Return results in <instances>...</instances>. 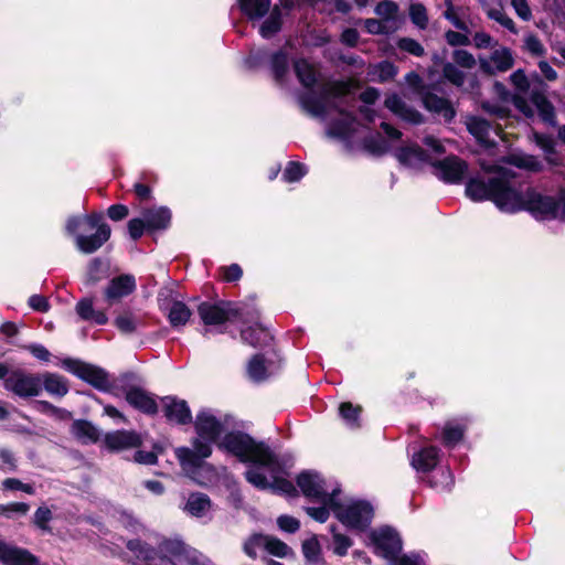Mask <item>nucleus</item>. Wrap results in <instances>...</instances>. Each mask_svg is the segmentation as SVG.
I'll return each mask as SVG.
<instances>
[{
    "label": "nucleus",
    "instance_id": "obj_1",
    "mask_svg": "<svg viewBox=\"0 0 565 565\" xmlns=\"http://www.w3.org/2000/svg\"><path fill=\"white\" fill-rule=\"evenodd\" d=\"M514 173L500 169L499 173L487 180L472 179L467 183L466 193L475 200H491L507 212L525 210L536 218L551 220L565 215V192L558 198L545 195L534 186L516 190L511 184Z\"/></svg>",
    "mask_w": 565,
    "mask_h": 565
},
{
    "label": "nucleus",
    "instance_id": "obj_2",
    "mask_svg": "<svg viewBox=\"0 0 565 565\" xmlns=\"http://www.w3.org/2000/svg\"><path fill=\"white\" fill-rule=\"evenodd\" d=\"M222 447L238 457L241 461L271 467L273 471H275L277 459L271 450L264 443H256L246 434H227L224 437Z\"/></svg>",
    "mask_w": 565,
    "mask_h": 565
},
{
    "label": "nucleus",
    "instance_id": "obj_3",
    "mask_svg": "<svg viewBox=\"0 0 565 565\" xmlns=\"http://www.w3.org/2000/svg\"><path fill=\"white\" fill-rule=\"evenodd\" d=\"M358 85L353 81H337L327 83L321 92V98L311 93L300 97L302 108L313 117L324 119L327 116V106L323 99L328 97H341L350 94Z\"/></svg>",
    "mask_w": 565,
    "mask_h": 565
},
{
    "label": "nucleus",
    "instance_id": "obj_4",
    "mask_svg": "<svg viewBox=\"0 0 565 565\" xmlns=\"http://www.w3.org/2000/svg\"><path fill=\"white\" fill-rule=\"evenodd\" d=\"M370 540L377 556L395 561V565H420L417 558L408 555L398 557L403 550L399 532H370Z\"/></svg>",
    "mask_w": 565,
    "mask_h": 565
},
{
    "label": "nucleus",
    "instance_id": "obj_5",
    "mask_svg": "<svg viewBox=\"0 0 565 565\" xmlns=\"http://www.w3.org/2000/svg\"><path fill=\"white\" fill-rule=\"evenodd\" d=\"M331 509L343 525L356 529L367 527L374 516L373 507L366 501H355L350 504L331 502Z\"/></svg>",
    "mask_w": 565,
    "mask_h": 565
},
{
    "label": "nucleus",
    "instance_id": "obj_6",
    "mask_svg": "<svg viewBox=\"0 0 565 565\" xmlns=\"http://www.w3.org/2000/svg\"><path fill=\"white\" fill-rule=\"evenodd\" d=\"M161 550L177 557L183 565H214L210 558L181 540H164Z\"/></svg>",
    "mask_w": 565,
    "mask_h": 565
},
{
    "label": "nucleus",
    "instance_id": "obj_7",
    "mask_svg": "<svg viewBox=\"0 0 565 565\" xmlns=\"http://www.w3.org/2000/svg\"><path fill=\"white\" fill-rule=\"evenodd\" d=\"M63 365L98 390H108V374L100 367L73 359L63 360Z\"/></svg>",
    "mask_w": 565,
    "mask_h": 565
},
{
    "label": "nucleus",
    "instance_id": "obj_8",
    "mask_svg": "<svg viewBox=\"0 0 565 565\" xmlns=\"http://www.w3.org/2000/svg\"><path fill=\"white\" fill-rule=\"evenodd\" d=\"M297 484L307 498L331 504L335 491L329 494L323 488V481L317 473L301 472L297 478Z\"/></svg>",
    "mask_w": 565,
    "mask_h": 565
},
{
    "label": "nucleus",
    "instance_id": "obj_9",
    "mask_svg": "<svg viewBox=\"0 0 565 565\" xmlns=\"http://www.w3.org/2000/svg\"><path fill=\"white\" fill-rule=\"evenodd\" d=\"M4 386L20 397L36 396L41 390V380L34 375L15 372L6 379Z\"/></svg>",
    "mask_w": 565,
    "mask_h": 565
},
{
    "label": "nucleus",
    "instance_id": "obj_10",
    "mask_svg": "<svg viewBox=\"0 0 565 565\" xmlns=\"http://www.w3.org/2000/svg\"><path fill=\"white\" fill-rule=\"evenodd\" d=\"M536 85H533L530 99L536 107L541 119L550 125H555V107L546 97V84L536 76Z\"/></svg>",
    "mask_w": 565,
    "mask_h": 565
},
{
    "label": "nucleus",
    "instance_id": "obj_11",
    "mask_svg": "<svg viewBox=\"0 0 565 565\" xmlns=\"http://www.w3.org/2000/svg\"><path fill=\"white\" fill-rule=\"evenodd\" d=\"M211 455V446L209 443L196 438L193 443V449L179 448L177 449V457L183 468L192 467L200 468L203 459Z\"/></svg>",
    "mask_w": 565,
    "mask_h": 565
},
{
    "label": "nucleus",
    "instance_id": "obj_12",
    "mask_svg": "<svg viewBox=\"0 0 565 565\" xmlns=\"http://www.w3.org/2000/svg\"><path fill=\"white\" fill-rule=\"evenodd\" d=\"M162 542L159 550L142 544L140 541H129L127 547L136 553L139 559L145 562V565H177L166 552L161 550Z\"/></svg>",
    "mask_w": 565,
    "mask_h": 565
},
{
    "label": "nucleus",
    "instance_id": "obj_13",
    "mask_svg": "<svg viewBox=\"0 0 565 565\" xmlns=\"http://www.w3.org/2000/svg\"><path fill=\"white\" fill-rule=\"evenodd\" d=\"M384 105L394 115L412 125L424 122V116L415 108L408 106L397 94H392L385 98Z\"/></svg>",
    "mask_w": 565,
    "mask_h": 565
},
{
    "label": "nucleus",
    "instance_id": "obj_14",
    "mask_svg": "<svg viewBox=\"0 0 565 565\" xmlns=\"http://www.w3.org/2000/svg\"><path fill=\"white\" fill-rule=\"evenodd\" d=\"M198 311L205 324H222L232 316L238 315L237 310L227 308L224 303L203 302L199 306Z\"/></svg>",
    "mask_w": 565,
    "mask_h": 565
},
{
    "label": "nucleus",
    "instance_id": "obj_15",
    "mask_svg": "<svg viewBox=\"0 0 565 565\" xmlns=\"http://www.w3.org/2000/svg\"><path fill=\"white\" fill-rule=\"evenodd\" d=\"M0 559L6 565H39V559L28 550L0 543Z\"/></svg>",
    "mask_w": 565,
    "mask_h": 565
},
{
    "label": "nucleus",
    "instance_id": "obj_16",
    "mask_svg": "<svg viewBox=\"0 0 565 565\" xmlns=\"http://www.w3.org/2000/svg\"><path fill=\"white\" fill-rule=\"evenodd\" d=\"M422 102L427 110L441 115L447 122H450L456 116V110L449 99L440 97L429 90L424 94Z\"/></svg>",
    "mask_w": 565,
    "mask_h": 565
},
{
    "label": "nucleus",
    "instance_id": "obj_17",
    "mask_svg": "<svg viewBox=\"0 0 565 565\" xmlns=\"http://www.w3.org/2000/svg\"><path fill=\"white\" fill-rule=\"evenodd\" d=\"M195 429L200 437L215 441L223 431L222 424L212 415L201 413L195 420Z\"/></svg>",
    "mask_w": 565,
    "mask_h": 565
},
{
    "label": "nucleus",
    "instance_id": "obj_18",
    "mask_svg": "<svg viewBox=\"0 0 565 565\" xmlns=\"http://www.w3.org/2000/svg\"><path fill=\"white\" fill-rule=\"evenodd\" d=\"M126 401L135 408L146 414H157L158 405L156 401L142 388L130 387L126 392Z\"/></svg>",
    "mask_w": 565,
    "mask_h": 565
},
{
    "label": "nucleus",
    "instance_id": "obj_19",
    "mask_svg": "<svg viewBox=\"0 0 565 565\" xmlns=\"http://www.w3.org/2000/svg\"><path fill=\"white\" fill-rule=\"evenodd\" d=\"M163 412L169 420H174L180 425H185L191 422V413L184 401H178L173 397L162 398Z\"/></svg>",
    "mask_w": 565,
    "mask_h": 565
},
{
    "label": "nucleus",
    "instance_id": "obj_20",
    "mask_svg": "<svg viewBox=\"0 0 565 565\" xmlns=\"http://www.w3.org/2000/svg\"><path fill=\"white\" fill-rule=\"evenodd\" d=\"M141 443V437L135 431L119 430L107 434L105 437V444L110 450L138 447Z\"/></svg>",
    "mask_w": 565,
    "mask_h": 565
},
{
    "label": "nucleus",
    "instance_id": "obj_21",
    "mask_svg": "<svg viewBox=\"0 0 565 565\" xmlns=\"http://www.w3.org/2000/svg\"><path fill=\"white\" fill-rule=\"evenodd\" d=\"M110 237V227L107 224L99 225L97 232L93 235H77L76 244L84 253H93L98 249Z\"/></svg>",
    "mask_w": 565,
    "mask_h": 565
},
{
    "label": "nucleus",
    "instance_id": "obj_22",
    "mask_svg": "<svg viewBox=\"0 0 565 565\" xmlns=\"http://www.w3.org/2000/svg\"><path fill=\"white\" fill-rule=\"evenodd\" d=\"M468 131L484 147L490 148L494 142L490 140L491 125L488 120L471 116L466 121Z\"/></svg>",
    "mask_w": 565,
    "mask_h": 565
},
{
    "label": "nucleus",
    "instance_id": "obj_23",
    "mask_svg": "<svg viewBox=\"0 0 565 565\" xmlns=\"http://www.w3.org/2000/svg\"><path fill=\"white\" fill-rule=\"evenodd\" d=\"M438 168L446 181L458 182L463 178L467 164L457 157H448L438 162Z\"/></svg>",
    "mask_w": 565,
    "mask_h": 565
},
{
    "label": "nucleus",
    "instance_id": "obj_24",
    "mask_svg": "<svg viewBox=\"0 0 565 565\" xmlns=\"http://www.w3.org/2000/svg\"><path fill=\"white\" fill-rule=\"evenodd\" d=\"M142 217L147 224V230H163L170 223L171 214L167 207H152L143 210Z\"/></svg>",
    "mask_w": 565,
    "mask_h": 565
},
{
    "label": "nucleus",
    "instance_id": "obj_25",
    "mask_svg": "<svg viewBox=\"0 0 565 565\" xmlns=\"http://www.w3.org/2000/svg\"><path fill=\"white\" fill-rule=\"evenodd\" d=\"M503 161L519 169H523L530 172H540L543 170L542 162L532 154L525 153H511L507 156Z\"/></svg>",
    "mask_w": 565,
    "mask_h": 565
},
{
    "label": "nucleus",
    "instance_id": "obj_26",
    "mask_svg": "<svg viewBox=\"0 0 565 565\" xmlns=\"http://www.w3.org/2000/svg\"><path fill=\"white\" fill-rule=\"evenodd\" d=\"M135 288V280L129 275H121L114 278L106 289V296L109 299L119 298L130 294Z\"/></svg>",
    "mask_w": 565,
    "mask_h": 565
},
{
    "label": "nucleus",
    "instance_id": "obj_27",
    "mask_svg": "<svg viewBox=\"0 0 565 565\" xmlns=\"http://www.w3.org/2000/svg\"><path fill=\"white\" fill-rule=\"evenodd\" d=\"M397 159L403 164L416 166L417 163L429 161V156L426 150L415 145L402 148L397 152Z\"/></svg>",
    "mask_w": 565,
    "mask_h": 565
},
{
    "label": "nucleus",
    "instance_id": "obj_28",
    "mask_svg": "<svg viewBox=\"0 0 565 565\" xmlns=\"http://www.w3.org/2000/svg\"><path fill=\"white\" fill-rule=\"evenodd\" d=\"M212 503L209 495L200 492L191 493L185 503V510L194 516L204 515L210 511Z\"/></svg>",
    "mask_w": 565,
    "mask_h": 565
},
{
    "label": "nucleus",
    "instance_id": "obj_29",
    "mask_svg": "<svg viewBox=\"0 0 565 565\" xmlns=\"http://www.w3.org/2000/svg\"><path fill=\"white\" fill-rule=\"evenodd\" d=\"M438 462V450L429 447L413 457L412 463L417 470L429 471L436 467Z\"/></svg>",
    "mask_w": 565,
    "mask_h": 565
},
{
    "label": "nucleus",
    "instance_id": "obj_30",
    "mask_svg": "<svg viewBox=\"0 0 565 565\" xmlns=\"http://www.w3.org/2000/svg\"><path fill=\"white\" fill-rule=\"evenodd\" d=\"M270 3V0H241V9L249 19H260L269 11Z\"/></svg>",
    "mask_w": 565,
    "mask_h": 565
},
{
    "label": "nucleus",
    "instance_id": "obj_31",
    "mask_svg": "<svg viewBox=\"0 0 565 565\" xmlns=\"http://www.w3.org/2000/svg\"><path fill=\"white\" fill-rule=\"evenodd\" d=\"M72 433L81 440L96 443L99 439L97 428L88 420L77 419L72 424Z\"/></svg>",
    "mask_w": 565,
    "mask_h": 565
},
{
    "label": "nucleus",
    "instance_id": "obj_32",
    "mask_svg": "<svg viewBox=\"0 0 565 565\" xmlns=\"http://www.w3.org/2000/svg\"><path fill=\"white\" fill-rule=\"evenodd\" d=\"M77 315L84 320H94L98 324H105L107 317L102 311H95L92 299L84 298L76 305Z\"/></svg>",
    "mask_w": 565,
    "mask_h": 565
},
{
    "label": "nucleus",
    "instance_id": "obj_33",
    "mask_svg": "<svg viewBox=\"0 0 565 565\" xmlns=\"http://www.w3.org/2000/svg\"><path fill=\"white\" fill-rule=\"evenodd\" d=\"M339 111L344 117L340 120H335V121L331 122L328 128L327 135L329 137H334V138H345L351 132V127L354 121V117L349 113H344L343 110H339Z\"/></svg>",
    "mask_w": 565,
    "mask_h": 565
},
{
    "label": "nucleus",
    "instance_id": "obj_34",
    "mask_svg": "<svg viewBox=\"0 0 565 565\" xmlns=\"http://www.w3.org/2000/svg\"><path fill=\"white\" fill-rule=\"evenodd\" d=\"M302 553L308 563L317 564L322 561L321 545L316 535L302 542Z\"/></svg>",
    "mask_w": 565,
    "mask_h": 565
},
{
    "label": "nucleus",
    "instance_id": "obj_35",
    "mask_svg": "<svg viewBox=\"0 0 565 565\" xmlns=\"http://www.w3.org/2000/svg\"><path fill=\"white\" fill-rule=\"evenodd\" d=\"M295 73L301 84L311 87L316 83L315 71L305 60L296 61L294 64Z\"/></svg>",
    "mask_w": 565,
    "mask_h": 565
},
{
    "label": "nucleus",
    "instance_id": "obj_36",
    "mask_svg": "<svg viewBox=\"0 0 565 565\" xmlns=\"http://www.w3.org/2000/svg\"><path fill=\"white\" fill-rule=\"evenodd\" d=\"M43 385L49 393L58 396H64L68 392L66 383L60 376L52 373L44 374Z\"/></svg>",
    "mask_w": 565,
    "mask_h": 565
},
{
    "label": "nucleus",
    "instance_id": "obj_37",
    "mask_svg": "<svg viewBox=\"0 0 565 565\" xmlns=\"http://www.w3.org/2000/svg\"><path fill=\"white\" fill-rule=\"evenodd\" d=\"M498 72H505L513 66V57L509 49L495 50L490 57Z\"/></svg>",
    "mask_w": 565,
    "mask_h": 565
},
{
    "label": "nucleus",
    "instance_id": "obj_38",
    "mask_svg": "<svg viewBox=\"0 0 565 565\" xmlns=\"http://www.w3.org/2000/svg\"><path fill=\"white\" fill-rule=\"evenodd\" d=\"M191 317L190 309L181 301H175L169 312V320L173 327L184 324Z\"/></svg>",
    "mask_w": 565,
    "mask_h": 565
},
{
    "label": "nucleus",
    "instance_id": "obj_39",
    "mask_svg": "<svg viewBox=\"0 0 565 565\" xmlns=\"http://www.w3.org/2000/svg\"><path fill=\"white\" fill-rule=\"evenodd\" d=\"M445 4H446V11L444 12L445 19L450 21L456 29L468 33L469 28H468L467 23L465 21H462L460 18L461 8H456L452 3V0H446Z\"/></svg>",
    "mask_w": 565,
    "mask_h": 565
},
{
    "label": "nucleus",
    "instance_id": "obj_40",
    "mask_svg": "<svg viewBox=\"0 0 565 565\" xmlns=\"http://www.w3.org/2000/svg\"><path fill=\"white\" fill-rule=\"evenodd\" d=\"M280 10L276 6L274 7L269 18L262 24L260 33L265 38H269L280 30Z\"/></svg>",
    "mask_w": 565,
    "mask_h": 565
},
{
    "label": "nucleus",
    "instance_id": "obj_41",
    "mask_svg": "<svg viewBox=\"0 0 565 565\" xmlns=\"http://www.w3.org/2000/svg\"><path fill=\"white\" fill-rule=\"evenodd\" d=\"M263 544L268 553L280 558L286 557L290 551L285 542L274 536H265Z\"/></svg>",
    "mask_w": 565,
    "mask_h": 565
},
{
    "label": "nucleus",
    "instance_id": "obj_42",
    "mask_svg": "<svg viewBox=\"0 0 565 565\" xmlns=\"http://www.w3.org/2000/svg\"><path fill=\"white\" fill-rule=\"evenodd\" d=\"M409 18L422 30L428 25L427 10L423 3H412L409 6Z\"/></svg>",
    "mask_w": 565,
    "mask_h": 565
},
{
    "label": "nucleus",
    "instance_id": "obj_43",
    "mask_svg": "<svg viewBox=\"0 0 565 565\" xmlns=\"http://www.w3.org/2000/svg\"><path fill=\"white\" fill-rule=\"evenodd\" d=\"M443 76L451 84L460 87L463 85L466 76L456 64L447 62L443 66Z\"/></svg>",
    "mask_w": 565,
    "mask_h": 565
},
{
    "label": "nucleus",
    "instance_id": "obj_44",
    "mask_svg": "<svg viewBox=\"0 0 565 565\" xmlns=\"http://www.w3.org/2000/svg\"><path fill=\"white\" fill-rule=\"evenodd\" d=\"M363 147L370 153L375 156L384 154L388 150V145L380 136H371L364 138Z\"/></svg>",
    "mask_w": 565,
    "mask_h": 565
},
{
    "label": "nucleus",
    "instance_id": "obj_45",
    "mask_svg": "<svg viewBox=\"0 0 565 565\" xmlns=\"http://www.w3.org/2000/svg\"><path fill=\"white\" fill-rule=\"evenodd\" d=\"M248 374L255 381H260L266 377L265 359L263 355H255L248 363Z\"/></svg>",
    "mask_w": 565,
    "mask_h": 565
},
{
    "label": "nucleus",
    "instance_id": "obj_46",
    "mask_svg": "<svg viewBox=\"0 0 565 565\" xmlns=\"http://www.w3.org/2000/svg\"><path fill=\"white\" fill-rule=\"evenodd\" d=\"M510 78L515 88L521 93L531 92L533 85L537 86L536 77L530 82L522 70L515 71Z\"/></svg>",
    "mask_w": 565,
    "mask_h": 565
},
{
    "label": "nucleus",
    "instance_id": "obj_47",
    "mask_svg": "<svg viewBox=\"0 0 565 565\" xmlns=\"http://www.w3.org/2000/svg\"><path fill=\"white\" fill-rule=\"evenodd\" d=\"M271 67L276 81L281 82L288 70L287 55L281 52L274 54L271 58Z\"/></svg>",
    "mask_w": 565,
    "mask_h": 565
},
{
    "label": "nucleus",
    "instance_id": "obj_48",
    "mask_svg": "<svg viewBox=\"0 0 565 565\" xmlns=\"http://www.w3.org/2000/svg\"><path fill=\"white\" fill-rule=\"evenodd\" d=\"M398 49L405 51L414 56H423L425 53L424 47L419 42L411 38H402L397 42Z\"/></svg>",
    "mask_w": 565,
    "mask_h": 565
},
{
    "label": "nucleus",
    "instance_id": "obj_49",
    "mask_svg": "<svg viewBox=\"0 0 565 565\" xmlns=\"http://www.w3.org/2000/svg\"><path fill=\"white\" fill-rule=\"evenodd\" d=\"M397 11L398 6L391 0H383L375 8L376 14L384 20L394 19Z\"/></svg>",
    "mask_w": 565,
    "mask_h": 565
},
{
    "label": "nucleus",
    "instance_id": "obj_50",
    "mask_svg": "<svg viewBox=\"0 0 565 565\" xmlns=\"http://www.w3.org/2000/svg\"><path fill=\"white\" fill-rule=\"evenodd\" d=\"M452 58L456 65L469 70L473 68L477 63L473 55L466 50H455L452 53Z\"/></svg>",
    "mask_w": 565,
    "mask_h": 565
},
{
    "label": "nucleus",
    "instance_id": "obj_51",
    "mask_svg": "<svg viewBox=\"0 0 565 565\" xmlns=\"http://www.w3.org/2000/svg\"><path fill=\"white\" fill-rule=\"evenodd\" d=\"M116 327L125 333H132L136 330V322L134 316L130 312L119 315L115 319Z\"/></svg>",
    "mask_w": 565,
    "mask_h": 565
},
{
    "label": "nucleus",
    "instance_id": "obj_52",
    "mask_svg": "<svg viewBox=\"0 0 565 565\" xmlns=\"http://www.w3.org/2000/svg\"><path fill=\"white\" fill-rule=\"evenodd\" d=\"M488 17L498 23H500L502 26L507 28L509 31L516 33L515 24L508 15H505L501 10L499 9H490L488 11Z\"/></svg>",
    "mask_w": 565,
    "mask_h": 565
},
{
    "label": "nucleus",
    "instance_id": "obj_53",
    "mask_svg": "<svg viewBox=\"0 0 565 565\" xmlns=\"http://www.w3.org/2000/svg\"><path fill=\"white\" fill-rule=\"evenodd\" d=\"M265 536L259 532H254L253 535L248 539L247 542L244 544V552L249 557H256L257 552L256 548L260 545H263Z\"/></svg>",
    "mask_w": 565,
    "mask_h": 565
},
{
    "label": "nucleus",
    "instance_id": "obj_54",
    "mask_svg": "<svg viewBox=\"0 0 565 565\" xmlns=\"http://www.w3.org/2000/svg\"><path fill=\"white\" fill-rule=\"evenodd\" d=\"M334 537V553L339 556H344L351 546V540L341 534L340 532H332Z\"/></svg>",
    "mask_w": 565,
    "mask_h": 565
},
{
    "label": "nucleus",
    "instance_id": "obj_55",
    "mask_svg": "<svg viewBox=\"0 0 565 565\" xmlns=\"http://www.w3.org/2000/svg\"><path fill=\"white\" fill-rule=\"evenodd\" d=\"M147 224L145 218H132L128 222V232L132 239H138L142 236Z\"/></svg>",
    "mask_w": 565,
    "mask_h": 565
},
{
    "label": "nucleus",
    "instance_id": "obj_56",
    "mask_svg": "<svg viewBox=\"0 0 565 565\" xmlns=\"http://www.w3.org/2000/svg\"><path fill=\"white\" fill-rule=\"evenodd\" d=\"M305 173V168L299 162H289L285 170V178L289 182L299 180Z\"/></svg>",
    "mask_w": 565,
    "mask_h": 565
},
{
    "label": "nucleus",
    "instance_id": "obj_57",
    "mask_svg": "<svg viewBox=\"0 0 565 565\" xmlns=\"http://www.w3.org/2000/svg\"><path fill=\"white\" fill-rule=\"evenodd\" d=\"M445 39H446L447 43L451 46L470 44V40L466 34H463L461 32H456L452 30H448L445 33Z\"/></svg>",
    "mask_w": 565,
    "mask_h": 565
},
{
    "label": "nucleus",
    "instance_id": "obj_58",
    "mask_svg": "<svg viewBox=\"0 0 565 565\" xmlns=\"http://www.w3.org/2000/svg\"><path fill=\"white\" fill-rule=\"evenodd\" d=\"M406 82L417 94L420 95V97H423L424 94L428 92L423 82V78L415 72L406 75Z\"/></svg>",
    "mask_w": 565,
    "mask_h": 565
},
{
    "label": "nucleus",
    "instance_id": "obj_59",
    "mask_svg": "<svg viewBox=\"0 0 565 565\" xmlns=\"http://www.w3.org/2000/svg\"><path fill=\"white\" fill-rule=\"evenodd\" d=\"M463 437V431L459 427H446L444 429L443 438L446 445H455Z\"/></svg>",
    "mask_w": 565,
    "mask_h": 565
},
{
    "label": "nucleus",
    "instance_id": "obj_60",
    "mask_svg": "<svg viewBox=\"0 0 565 565\" xmlns=\"http://www.w3.org/2000/svg\"><path fill=\"white\" fill-rule=\"evenodd\" d=\"M534 140L547 154L554 153L555 140L553 137L535 132Z\"/></svg>",
    "mask_w": 565,
    "mask_h": 565
},
{
    "label": "nucleus",
    "instance_id": "obj_61",
    "mask_svg": "<svg viewBox=\"0 0 565 565\" xmlns=\"http://www.w3.org/2000/svg\"><path fill=\"white\" fill-rule=\"evenodd\" d=\"M525 47L531 54L535 56H542L545 53L542 42L535 35H529L525 39Z\"/></svg>",
    "mask_w": 565,
    "mask_h": 565
},
{
    "label": "nucleus",
    "instance_id": "obj_62",
    "mask_svg": "<svg viewBox=\"0 0 565 565\" xmlns=\"http://www.w3.org/2000/svg\"><path fill=\"white\" fill-rule=\"evenodd\" d=\"M361 412V407H354L350 402L342 403L340 405V413L343 418L355 422Z\"/></svg>",
    "mask_w": 565,
    "mask_h": 565
},
{
    "label": "nucleus",
    "instance_id": "obj_63",
    "mask_svg": "<svg viewBox=\"0 0 565 565\" xmlns=\"http://www.w3.org/2000/svg\"><path fill=\"white\" fill-rule=\"evenodd\" d=\"M397 73V68L390 62L385 61L379 65V78L382 82L392 79Z\"/></svg>",
    "mask_w": 565,
    "mask_h": 565
},
{
    "label": "nucleus",
    "instance_id": "obj_64",
    "mask_svg": "<svg viewBox=\"0 0 565 565\" xmlns=\"http://www.w3.org/2000/svg\"><path fill=\"white\" fill-rule=\"evenodd\" d=\"M246 479L258 488L266 489L267 487H269L266 477L263 473L258 472L257 470H248L246 472Z\"/></svg>",
    "mask_w": 565,
    "mask_h": 565
}]
</instances>
